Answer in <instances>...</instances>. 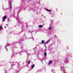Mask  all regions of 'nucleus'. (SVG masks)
Returning <instances> with one entry per match:
<instances>
[{"mask_svg": "<svg viewBox=\"0 0 73 73\" xmlns=\"http://www.w3.org/2000/svg\"><path fill=\"white\" fill-rule=\"evenodd\" d=\"M46 11H49V12H51V10H48L46 9Z\"/></svg>", "mask_w": 73, "mask_h": 73, "instance_id": "7", "label": "nucleus"}, {"mask_svg": "<svg viewBox=\"0 0 73 73\" xmlns=\"http://www.w3.org/2000/svg\"><path fill=\"white\" fill-rule=\"evenodd\" d=\"M44 56H46V53L45 52L44 54Z\"/></svg>", "mask_w": 73, "mask_h": 73, "instance_id": "13", "label": "nucleus"}, {"mask_svg": "<svg viewBox=\"0 0 73 73\" xmlns=\"http://www.w3.org/2000/svg\"><path fill=\"white\" fill-rule=\"evenodd\" d=\"M12 1H10L9 3V10H12Z\"/></svg>", "mask_w": 73, "mask_h": 73, "instance_id": "1", "label": "nucleus"}, {"mask_svg": "<svg viewBox=\"0 0 73 73\" xmlns=\"http://www.w3.org/2000/svg\"><path fill=\"white\" fill-rule=\"evenodd\" d=\"M32 38L33 40V41H34V39H33V38Z\"/></svg>", "mask_w": 73, "mask_h": 73, "instance_id": "18", "label": "nucleus"}, {"mask_svg": "<svg viewBox=\"0 0 73 73\" xmlns=\"http://www.w3.org/2000/svg\"><path fill=\"white\" fill-rule=\"evenodd\" d=\"M7 25V26H8V25Z\"/></svg>", "mask_w": 73, "mask_h": 73, "instance_id": "20", "label": "nucleus"}, {"mask_svg": "<svg viewBox=\"0 0 73 73\" xmlns=\"http://www.w3.org/2000/svg\"><path fill=\"white\" fill-rule=\"evenodd\" d=\"M61 69H62V70L64 69V67L62 66L61 67Z\"/></svg>", "mask_w": 73, "mask_h": 73, "instance_id": "10", "label": "nucleus"}, {"mask_svg": "<svg viewBox=\"0 0 73 73\" xmlns=\"http://www.w3.org/2000/svg\"><path fill=\"white\" fill-rule=\"evenodd\" d=\"M64 61L65 63H68V62H69V60H68L67 58H65Z\"/></svg>", "mask_w": 73, "mask_h": 73, "instance_id": "2", "label": "nucleus"}, {"mask_svg": "<svg viewBox=\"0 0 73 73\" xmlns=\"http://www.w3.org/2000/svg\"><path fill=\"white\" fill-rule=\"evenodd\" d=\"M22 9H23V10H25V9H24V7H22Z\"/></svg>", "mask_w": 73, "mask_h": 73, "instance_id": "14", "label": "nucleus"}, {"mask_svg": "<svg viewBox=\"0 0 73 73\" xmlns=\"http://www.w3.org/2000/svg\"><path fill=\"white\" fill-rule=\"evenodd\" d=\"M35 64H33L31 66V69H33L35 67Z\"/></svg>", "mask_w": 73, "mask_h": 73, "instance_id": "6", "label": "nucleus"}, {"mask_svg": "<svg viewBox=\"0 0 73 73\" xmlns=\"http://www.w3.org/2000/svg\"><path fill=\"white\" fill-rule=\"evenodd\" d=\"M27 55H28V54Z\"/></svg>", "mask_w": 73, "mask_h": 73, "instance_id": "21", "label": "nucleus"}, {"mask_svg": "<svg viewBox=\"0 0 73 73\" xmlns=\"http://www.w3.org/2000/svg\"><path fill=\"white\" fill-rule=\"evenodd\" d=\"M2 28V26H1L0 27V30Z\"/></svg>", "mask_w": 73, "mask_h": 73, "instance_id": "16", "label": "nucleus"}, {"mask_svg": "<svg viewBox=\"0 0 73 73\" xmlns=\"http://www.w3.org/2000/svg\"><path fill=\"white\" fill-rule=\"evenodd\" d=\"M41 43H42V44H44V40H42Z\"/></svg>", "mask_w": 73, "mask_h": 73, "instance_id": "9", "label": "nucleus"}, {"mask_svg": "<svg viewBox=\"0 0 73 73\" xmlns=\"http://www.w3.org/2000/svg\"><path fill=\"white\" fill-rule=\"evenodd\" d=\"M49 42V41L48 40L44 44V45H45V49H46V44H48V42Z\"/></svg>", "mask_w": 73, "mask_h": 73, "instance_id": "4", "label": "nucleus"}, {"mask_svg": "<svg viewBox=\"0 0 73 73\" xmlns=\"http://www.w3.org/2000/svg\"><path fill=\"white\" fill-rule=\"evenodd\" d=\"M5 28H6V27H5Z\"/></svg>", "mask_w": 73, "mask_h": 73, "instance_id": "19", "label": "nucleus"}, {"mask_svg": "<svg viewBox=\"0 0 73 73\" xmlns=\"http://www.w3.org/2000/svg\"><path fill=\"white\" fill-rule=\"evenodd\" d=\"M7 18V17L6 16H4L3 18V21H5V19Z\"/></svg>", "mask_w": 73, "mask_h": 73, "instance_id": "3", "label": "nucleus"}, {"mask_svg": "<svg viewBox=\"0 0 73 73\" xmlns=\"http://www.w3.org/2000/svg\"><path fill=\"white\" fill-rule=\"evenodd\" d=\"M31 62V61H29V62H27V64H30V63Z\"/></svg>", "mask_w": 73, "mask_h": 73, "instance_id": "12", "label": "nucleus"}, {"mask_svg": "<svg viewBox=\"0 0 73 73\" xmlns=\"http://www.w3.org/2000/svg\"><path fill=\"white\" fill-rule=\"evenodd\" d=\"M52 29V28L51 27H50L49 28V30H51Z\"/></svg>", "mask_w": 73, "mask_h": 73, "instance_id": "11", "label": "nucleus"}, {"mask_svg": "<svg viewBox=\"0 0 73 73\" xmlns=\"http://www.w3.org/2000/svg\"><path fill=\"white\" fill-rule=\"evenodd\" d=\"M9 45H10V44H8L6 45V46H9Z\"/></svg>", "mask_w": 73, "mask_h": 73, "instance_id": "15", "label": "nucleus"}, {"mask_svg": "<svg viewBox=\"0 0 73 73\" xmlns=\"http://www.w3.org/2000/svg\"><path fill=\"white\" fill-rule=\"evenodd\" d=\"M5 48L6 49V50H8L7 49V48H6V47H5Z\"/></svg>", "mask_w": 73, "mask_h": 73, "instance_id": "17", "label": "nucleus"}, {"mask_svg": "<svg viewBox=\"0 0 73 73\" xmlns=\"http://www.w3.org/2000/svg\"><path fill=\"white\" fill-rule=\"evenodd\" d=\"M38 27H39V28H41L42 27V25H40L38 26Z\"/></svg>", "mask_w": 73, "mask_h": 73, "instance_id": "8", "label": "nucleus"}, {"mask_svg": "<svg viewBox=\"0 0 73 73\" xmlns=\"http://www.w3.org/2000/svg\"><path fill=\"white\" fill-rule=\"evenodd\" d=\"M52 60H50L48 63V64H51L52 63Z\"/></svg>", "mask_w": 73, "mask_h": 73, "instance_id": "5", "label": "nucleus"}]
</instances>
